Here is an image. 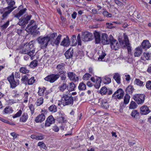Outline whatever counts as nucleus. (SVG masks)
<instances>
[{"label": "nucleus", "mask_w": 151, "mask_h": 151, "mask_svg": "<svg viewBox=\"0 0 151 151\" xmlns=\"http://www.w3.org/2000/svg\"><path fill=\"white\" fill-rule=\"evenodd\" d=\"M61 103L63 106L73 105V99L71 96L66 94H63L61 98Z\"/></svg>", "instance_id": "nucleus-1"}, {"label": "nucleus", "mask_w": 151, "mask_h": 151, "mask_svg": "<svg viewBox=\"0 0 151 151\" xmlns=\"http://www.w3.org/2000/svg\"><path fill=\"white\" fill-rule=\"evenodd\" d=\"M50 39L46 36H41L37 39L38 43L40 44V47L42 49H45L47 46L48 43L50 42Z\"/></svg>", "instance_id": "nucleus-2"}, {"label": "nucleus", "mask_w": 151, "mask_h": 151, "mask_svg": "<svg viewBox=\"0 0 151 151\" xmlns=\"http://www.w3.org/2000/svg\"><path fill=\"white\" fill-rule=\"evenodd\" d=\"M118 40L120 45L124 46H127V49L129 52H131V45L129 43L128 37L125 34H124L123 40H122L119 38Z\"/></svg>", "instance_id": "nucleus-3"}, {"label": "nucleus", "mask_w": 151, "mask_h": 151, "mask_svg": "<svg viewBox=\"0 0 151 151\" xmlns=\"http://www.w3.org/2000/svg\"><path fill=\"white\" fill-rule=\"evenodd\" d=\"M17 8V7H14L12 8L10 6H8L4 9L0 10V13L3 14L2 17L4 19L14 9Z\"/></svg>", "instance_id": "nucleus-4"}, {"label": "nucleus", "mask_w": 151, "mask_h": 151, "mask_svg": "<svg viewBox=\"0 0 151 151\" xmlns=\"http://www.w3.org/2000/svg\"><path fill=\"white\" fill-rule=\"evenodd\" d=\"M145 96L144 94H135L133 96L134 100L138 104H141L144 103Z\"/></svg>", "instance_id": "nucleus-5"}, {"label": "nucleus", "mask_w": 151, "mask_h": 151, "mask_svg": "<svg viewBox=\"0 0 151 151\" xmlns=\"http://www.w3.org/2000/svg\"><path fill=\"white\" fill-rule=\"evenodd\" d=\"M81 38L83 41H88L92 40L93 36L91 33L87 31L85 32H82Z\"/></svg>", "instance_id": "nucleus-6"}, {"label": "nucleus", "mask_w": 151, "mask_h": 151, "mask_svg": "<svg viewBox=\"0 0 151 151\" xmlns=\"http://www.w3.org/2000/svg\"><path fill=\"white\" fill-rule=\"evenodd\" d=\"M34 47V45L33 44L30 43V42L28 44H26L24 45L23 48H22L20 51V53L22 54H28L29 51L31 50Z\"/></svg>", "instance_id": "nucleus-7"}, {"label": "nucleus", "mask_w": 151, "mask_h": 151, "mask_svg": "<svg viewBox=\"0 0 151 151\" xmlns=\"http://www.w3.org/2000/svg\"><path fill=\"white\" fill-rule=\"evenodd\" d=\"M110 40L111 44V49H114L115 50H117L119 47V45L118 42L116 40L114 39L113 36L111 35H109Z\"/></svg>", "instance_id": "nucleus-8"}, {"label": "nucleus", "mask_w": 151, "mask_h": 151, "mask_svg": "<svg viewBox=\"0 0 151 151\" xmlns=\"http://www.w3.org/2000/svg\"><path fill=\"white\" fill-rule=\"evenodd\" d=\"M37 25L36 24V22L33 20H32L29 22L26 29V30L29 32H32L34 30L37 28Z\"/></svg>", "instance_id": "nucleus-9"}, {"label": "nucleus", "mask_w": 151, "mask_h": 151, "mask_svg": "<svg viewBox=\"0 0 151 151\" xmlns=\"http://www.w3.org/2000/svg\"><path fill=\"white\" fill-rule=\"evenodd\" d=\"M60 77L59 74H52L48 75L45 78V81L52 83L55 82Z\"/></svg>", "instance_id": "nucleus-10"}, {"label": "nucleus", "mask_w": 151, "mask_h": 151, "mask_svg": "<svg viewBox=\"0 0 151 151\" xmlns=\"http://www.w3.org/2000/svg\"><path fill=\"white\" fill-rule=\"evenodd\" d=\"M124 94V91L122 88H119L113 94L112 96L116 99H121L123 98Z\"/></svg>", "instance_id": "nucleus-11"}, {"label": "nucleus", "mask_w": 151, "mask_h": 151, "mask_svg": "<svg viewBox=\"0 0 151 151\" xmlns=\"http://www.w3.org/2000/svg\"><path fill=\"white\" fill-rule=\"evenodd\" d=\"M102 43L104 45L108 44L110 43V37L109 38H108V36L105 33H103L102 34L101 37V39Z\"/></svg>", "instance_id": "nucleus-12"}, {"label": "nucleus", "mask_w": 151, "mask_h": 151, "mask_svg": "<svg viewBox=\"0 0 151 151\" xmlns=\"http://www.w3.org/2000/svg\"><path fill=\"white\" fill-rule=\"evenodd\" d=\"M65 64L64 63H60L58 64L56 67V69L58 72V73L62 74L65 73L64 71L65 68Z\"/></svg>", "instance_id": "nucleus-13"}, {"label": "nucleus", "mask_w": 151, "mask_h": 151, "mask_svg": "<svg viewBox=\"0 0 151 151\" xmlns=\"http://www.w3.org/2000/svg\"><path fill=\"white\" fill-rule=\"evenodd\" d=\"M70 43L69 38L68 36H66L65 38H64L60 43V45L64 47L68 46Z\"/></svg>", "instance_id": "nucleus-14"}, {"label": "nucleus", "mask_w": 151, "mask_h": 151, "mask_svg": "<svg viewBox=\"0 0 151 151\" xmlns=\"http://www.w3.org/2000/svg\"><path fill=\"white\" fill-rule=\"evenodd\" d=\"M68 76L70 80H71L74 82L78 81V77L73 72H68Z\"/></svg>", "instance_id": "nucleus-15"}, {"label": "nucleus", "mask_w": 151, "mask_h": 151, "mask_svg": "<svg viewBox=\"0 0 151 151\" xmlns=\"http://www.w3.org/2000/svg\"><path fill=\"white\" fill-rule=\"evenodd\" d=\"M55 122L54 119L52 115H50L47 118L45 122V126L49 127L51 124L54 123Z\"/></svg>", "instance_id": "nucleus-16"}, {"label": "nucleus", "mask_w": 151, "mask_h": 151, "mask_svg": "<svg viewBox=\"0 0 151 151\" xmlns=\"http://www.w3.org/2000/svg\"><path fill=\"white\" fill-rule=\"evenodd\" d=\"M140 113L144 115H147L151 111L147 106L145 105L140 108Z\"/></svg>", "instance_id": "nucleus-17"}, {"label": "nucleus", "mask_w": 151, "mask_h": 151, "mask_svg": "<svg viewBox=\"0 0 151 151\" xmlns=\"http://www.w3.org/2000/svg\"><path fill=\"white\" fill-rule=\"evenodd\" d=\"M23 8V6L22 5L20 6L19 7L18 9L20 10V11L18 13H17L15 15L14 17H15L19 18L24 13L27 9L25 8L22 9Z\"/></svg>", "instance_id": "nucleus-18"}, {"label": "nucleus", "mask_w": 151, "mask_h": 151, "mask_svg": "<svg viewBox=\"0 0 151 151\" xmlns=\"http://www.w3.org/2000/svg\"><path fill=\"white\" fill-rule=\"evenodd\" d=\"M70 123L68 122H66L62 124L60 129L62 130L69 131L71 129H70Z\"/></svg>", "instance_id": "nucleus-19"}, {"label": "nucleus", "mask_w": 151, "mask_h": 151, "mask_svg": "<svg viewBox=\"0 0 151 151\" xmlns=\"http://www.w3.org/2000/svg\"><path fill=\"white\" fill-rule=\"evenodd\" d=\"M45 119V116L44 114L42 113L39 115L36 118L35 121L36 122H41L43 121Z\"/></svg>", "instance_id": "nucleus-20"}, {"label": "nucleus", "mask_w": 151, "mask_h": 151, "mask_svg": "<svg viewBox=\"0 0 151 151\" xmlns=\"http://www.w3.org/2000/svg\"><path fill=\"white\" fill-rule=\"evenodd\" d=\"M142 48L145 50L151 47V44L148 40H145L143 41L142 43Z\"/></svg>", "instance_id": "nucleus-21"}, {"label": "nucleus", "mask_w": 151, "mask_h": 151, "mask_svg": "<svg viewBox=\"0 0 151 151\" xmlns=\"http://www.w3.org/2000/svg\"><path fill=\"white\" fill-rule=\"evenodd\" d=\"M28 115L27 113L24 112L19 119V122H21L24 123L26 122L28 119Z\"/></svg>", "instance_id": "nucleus-22"}, {"label": "nucleus", "mask_w": 151, "mask_h": 151, "mask_svg": "<svg viewBox=\"0 0 151 151\" xmlns=\"http://www.w3.org/2000/svg\"><path fill=\"white\" fill-rule=\"evenodd\" d=\"M94 35L95 38V42L96 44L99 43L101 41V38L100 33L96 31H95Z\"/></svg>", "instance_id": "nucleus-23"}, {"label": "nucleus", "mask_w": 151, "mask_h": 151, "mask_svg": "<svg viewBox=\"0 0 151 151\" xmlns=\"http://www.w3.org/2000/svg\"><path fill=\"white\" fill-rule=\"evenodd\" d=\"M142 52V49L140 47H138L135 49V52L134 53V55L135 57L140 56Z\"/></svg>", "instance_id": "nucleus-24"}, {"label": "nucleus", "mask_w": 151, "mask_h": 151, "mask_svg": "<svg viewBox=\"0 0 151 151\" xmlns=\"http://www.w3.org/2000/svg\"><path fill=\"white\" fill-rule=\"evenodd\" d=\"M61 36L60 35H58L55 40L51 41V45L53 46L55 45H58L60 43Z\"/></svg>", "instance_id": "nucleus-25"}, {"label": "nucleus", "mask_w": 151, "mask_h": 151, "mask_svg": "<svg viewBox=\"0 0 151 151\" xmlns=\"http://www.w3.org/2000/svg\"><path fill=\"white\" fill-rule=\"evenodd\" d=\"M73 53V49H69L65 52V55L67 59H69L72 57Z\"/></svg>", "instance_id": "nucleus-26"}, {"label": "nucleus", "mask_w": 151, "mask_h": 151, "mask_svg": "<svg viewBox=\"0 0 151 151\" xmlns=\"http://www.w3.org/2000/svg\"><path fill=\"white\" fill-rule=\"evenodd\" d=\"M113 78L118 84L121 83V78L119 74L117 73H115L114 74Z\"/></svg>", "instance_id": "nucleus-27"}, {"label": "nucleus", "mask_w": 151, "mask_h": 151, "mask_svg": "<svg viewBox=\"0 0 151 151\" xmlns=\"http://www.w3.org/2000/svg\"><path fill=\"white\" fill-rule=\"evenodd\" d=\"M19 84V81L18 79L14 80L10 84L11 87L12 88H14Z\"/></svg>", "instance_id": "nucleus-28"}, {"label": "nucleus", "mask_w": 151, "mask_h": 151, "mask_svg": "<svg viewBox=\"0 0 151 151\" xmlns=\"http://www.w3.org/2000/svg\"><path fill=\"white\" fill-rule=\"evenodd\" d=\"M68 87V85L66 83H63L58 87V89L60 91L63 92Z\"/></svg>", "instance_id": "nucleus-29"}, {"label": "nucleus", "mask_w": 151, "mask_h": 151, "mask_svg": "<svg viewBox=\"0 0 151 151\" xmlns=\"http://www.w3.org/2000/svg\"><path fill=\"white\" fill-rule=\"evenodd\" d=\"M101 105L102 107H103L105 109H107L109 107L107 101L106 99H105L101 100Z\"/></svg>", "instance_id": "nucleus-30"}, {"label": "nucleus", "mask_w": 151, "mask_h": 151, "mask_svg": "<svg viewBox=\"0 0 151 151\" xmlns=\"http://www.w3.org/2000/svg\"><path fill=\"white\" fill-rule=\"evenodd\" d=\"M101 80L100 78H96V81L95 83H94L95 87L96 88H99L101 86Z\"/></svg>", "instance_id": "nucleus-31"}, {"label": "nucleus", "mask_w": 151, "mask_h": 151, "mask_svg": "<svg viewBox=\"0 0 151 151\" xmlns=\"http://www.w3.org/2000/svg\"><path fill=\"white\" fill-rule=\"evenodd\" d=\"M35 51V50H30L29 51L27 54L30 57L31 60H33L34 58V56L36 55Z\"/></svg>", "instance_id": "nucleus-32"}, {"label": "nucleus", "mask_w": 151, "mask_h": 151, "mask_svg": "<svg viewBox=\"0 0 151 151\" xmlns=\"http://www.w3.org/2000/svg\"><path fill=\"white\" fill-rule=\"evenodd\" d=\"M81 36L80 34H78L77 37L76 41L73 45L74 46H76L77 45V42L78 45H81Z\"/></svg>", "instance_id": "nucleus-33"}, {"label": "nucleus", "mask_w": 151, "mask_h": 151, "mask_svg": "<svg viewBox=\"0 0 151 151\" xmlns=\"http://www.w3.org/2000/svg\"><path fill=\"white\" fill-rule=\"evenodd\" d=\"M13 110L11 107H6L3 111L4 114H10L12 112Z\"/></svg>", "instance_id": "nucleus-34"}, {"label": "nucleus", "mask_w": 151, "mask_h": 151, "mask_svg": "<svg viewBox=\"0 0 151 151\" xmlns=\"http://www.w3.org/2000/svg\"><path fill=\"white\" fill-rule=\"evenodd\" d=\"M45 90L46 88L44 87H43L42 88H39L38 92V95L40 96H43Z\"/></svg>", "instance_id": "nucleus-35"}, {"label": "nucleus", "mask_w": 151, "mask_h": 151, "mask_svg": "<svg viewBox=\"0 0 151 151\" xmlns=\"http://www.w3.org/2000/svg\"><path fill=\"white\" fill-rule=\"evenodd\" d=\"M143 82L138 79H136L134 81V84L140 86H143Z\"/></svg>", "instance_id": "nucleus-36"}, {"label": "nucleus", "mask_w": 151, "mask_h": 151, "mask_svg": "<svg viewBox=\"0 0 151 151\" xmlns=\"http://www.w3.org/2000/svg\"><path fill=\"white\" fill-rule=\"evenodd\" d=\"M43 102V98L42 97H40L37 99L36 103V104L37 106H40L42 105Z\"/></svg>", "instance_id": "nucleus-37"}, {"label": "nucleus", "mask_w": 151, "mask_h": 151, "mask_svg": "<svg viewBox=\"0 0 151 151\" xmlns=\"http://www.w3.org/2000/svg\"><path fill=\"white\" fill-rule=\"evenodd\" d=\"M133 90V88L132 86H129L126 89L127 93L129 94L132 93Z\"/></svg>", "instance_id": "nucleus-38"}, {"label": "nucleus", "mask_w": 151, "mask_h": 151, "mask_svg": "<svg viewBox=\"0 0 151 151\" xmlns=\"http://www.w3.org/2000/svg\"><path fill=\"white\" fill-rule=\"evenodd\" d=\"M50 111L54 113L57 111V107L54 105H52L49 108Z\"/></svg>", "instance_id": "nucleus-39"}, {"label": "nucleus", "mask_w": 151, "mask_h": 151, "mask_svg": "<svg viewBox=\"0 0 151 151\" xmlns=\"http://www.w3.org/2000/svg\"><path fill=\"white\" fill-rule=\"evenodd\" d=\"M107 92V89L106 87L104 86L102 87L101 89L100 93L102 95H105Z\"/></svg>", "instance_id": "nucleus-40"}, {"label": "nucleus", "mask_w": 151, "mask_h": 151, "mask_svg": "<svg viewBox=\"0 0 151 151\" xmlns=\"http://www.w3.org/2000/svg\"><path fill=\"white\" fill-rule=\"evenodd\" d=\"M38 64L37 61L35 60L31 62L29 65V66L31 68H33L36 67Z\"/></svg>", "instance_id": "nucleus-41"}, {"label": "nucleus", "mask_w": 151, "mask_h": 151, "mask_svg": "<svg viewBox=\"0 0 151 151\" xmlns=\"http://www.w3.org/2000/svg\"><path fill=\"white\" fill-rule=\"evenodd\" d=\"M106 55V54L105 52L102 51L101 53L99 55L98 60L99 61H102L103 59Z\"/></svg>", "instance_id": "nucleus-42"}, {"label": "nucleus", "mask_w": 151, "mask_h": 151, "mask_svg": "<svg viewBox=\"0 0 151 151\" xmlns=\"http://www.w3.org/2000/svg\"><path fill=\"white\" fill-rule=\"evenodd\" d=\"M57 36V33H53L50 35H47V37L50 39V41L51 42V41H53V40L54 38Z\"/></svg>", "instance_id": "nucleus-43"}, {"label": "nucleus", "mask_w": 151, "mask_h": 151, "mask_svg": "<svg viewBox=\"0 0 151 151\" xmlns=\"http://www.w3.org/2000/svg\"><path fill=\"white\" fill-rule=\"evenodd\" d=\"M78 88L79 90H84L86 89V85L83 83H81L78 86Z\"/></svg>", "instance_id": "nucleus-44"}, {"label": "nucleus", "mask_w": 151, "mask_h": 151, "mask_svg": "<svg viewBox=\"0 0 151 151\" xmlns=\"http://www.w3.org/2000/svg\"><path fill=\"white\" fill-rule=\"evenodd\" d=\"M37 146L43 149H46V146L45 143L43 142H39L37 143Z\"/></svg>", "instance_id": "nucleus-45"}, {"label": "nucleus", "mask_w": 151, "mask_h": 151, "mask_svg": "<svg viewBox=\"0 0 151 151\" xmlns=\"http://www.w3.org/2000/svg\"><path fill=\"white\" fill-rule=\"evenodd\" d=\"M137 105L135 102L134 101H132L129 105V108L130 109H134L137 107Z\"/></svg>", "instance_id": "nucleus-46"}, {"label": "nucleus", "mask_w": 151, "mask_h": 151, "mask_svg": "<svg viewBox=\"0 0 151 151\" xmlns=\"http://www.w3.org/2000/svg\"><path fill=\"white\" fill-rule=\"evenodd\" d=\"M19 71L21 73L24 74L28 73L29 72V70L25 67H21L19 69Z\"/></svg>", "instance_id": "nucleus-47"}, {"label": "nucleus", "mask_w": 151, "mask_h": 151, "mask_svg": "<svg viewBox=\"0 0 151 151\" xmlns=\"http://www.w3.org/2000/svg\"><path fill=\"white\" fill-rule=\"evenodd\" d=\"M7 80L9 82L10 84L11 82L14 80V73H12V74L7 77Z\"/></svg>", "instance_id": "nucleus-48"}, {"label": "nucleus", "mask_w": 151, "mask_h": 151, "mask_svg": "<svg viewBox=\"0 0 151 151\" xmlns=\"http://www.w3.org/2000/svg\"><path fill=\"white\" fill-rule=\"evenodd\" d=\"M104 83L105 84H108L111 82V79L107 76H105L104 78Z\"/></svg>", "instance_id": "nucleus-49"}, {"label": "nucleus", "mask_w": 151, "mask_h": 151, "mask_svg": "<svg viewBox=\"0 0 151 151\" xmlns=\"http://www.w3.org/2000/svg\"><path fill=\"white\" fill-rule=\"evenodd\" d=\"M91 76L89 73H87L84 74L83 76V79L84 80H88L91 77Z\"/></svg>", "instance_id": "nucleus-50"}, {"label": "nucleus", "mask_w": 151, "mask_h": 151, "mask_svg": "<svg viewBox=\"0 0 151 151\" xmlns=\"http://www.w3.org/2000/svg\"><path fill=\"white\" fill-rule=\"evenodd\" d=\"M129 99L130 96L128 95H126L124 99V104H127L129 101Z\"/></svg>", "instance_id": "nucleus-51"}, {"label": "nucleus", "mask_w": 151, "mask_h": 151, "mask_svg": "<svg viewBox=\"0 0 151 151\" xmlns=\"http://www.w3.org/2000/svg\"><path fill=\"white\" fill-rule=\"evenodd\" d=\"M102 14L104 17H111L112 16V14L111 13L106 11H104Z\"/></svg>", "instance_id": "nucleus-52"}, {"label": "nucleus", "mask_w": 151, "mask_h": 151, "mask_svg": "<svg viewBox=\"0 0 151 151\" xmlns=\"http://www.w3.org/2000/svg\"><path fill=\"white\" fill-rule=\"evenodd\" d=\"M6 1L9 5V6L12 7V8H13V5L15 4L14 0H6Z\"/></svg>", "instance_id": "nucleus-53"}, {"label": "nucleus", "mask_w": 151, "mask_h": 151, "mask_svg": "<svg viewBox=\"0 0 151 151\" xmlns=\"http://www.w3.org/2000/svg\"><path fill=\"white\" fill-rule=\"evenodd\" d=\"M35 79L34 77H32L30 78L28 80V85H32L35 82Z\"/></svg>", "instance_id": "nucleus-54"}, {"label": "nucleus", "mask_w": 151, "mask_h": 151, "mask_svg": "<svg viewBox=\"0 0 151 151\" xmlns=\"http://www.w3.org/2000/svg\"><path fill=\"white\" fill-rule=\"evenodd\" d=\"M75 86V84L73 83H69V89L68 90L70 91H72L74 90Z\"/></svg>", "instance_id": "nucleus-55"}, {"label": "nucleus", "mask_w": 151, "mask_h": 151, "mask_svg": "<svg viewBox=\"0 0 151 151\" xmlns=\"http://www.w3.org/2000/svg\"><path fill=\"white\" fill-rule=\"evenodd\" d=\"M22 113L21 110H19L13 116L14 118L19 117L20 116Z\"/></svg>", "instance_id": "nucleus-56"}, {"label": "nucleus", "mask_w": 151, "mask_h": 151, "mask_svg": "<svg viewBox=\"0 0 151 151\" xmlns=\"http://www.w3.org/2000/svg\"><path fill=\"white\" fill-rule=\"evenodd\" d=\"M66 72L65 71V73L62 74L58 73V74H59L60 76L61 80L62 81H65L66 79V76L65 75Z\"/></svg>", "instance_id": "nucleus-57"}, {"label": "nucleus", "mask_w": 151, "mask_h": 151, "mask_svg": "<svg viewBox=\"0 0 151 151\" xmlns=\"http://www.w3.org/2000/svg\"><path fill=\"white\" fill-rule=\"evenodd\" d=\"M143 55L146 60H149L150 59L151 54L149 53L144 52Z\"/></svg>", "instance_id": "nucleus-58"}, {"label": "nucleus", "mask_w": 151, "mask_h": 151, "mask_svg": "<svg viewBox=\"0 0 151 151\" xmlns=\"http://www.w3.org/2000/svg\"><path fill=\"white\" fill-rule=\"evenodd\" d=\"M31 17L32 16L31 15H29L23 18L25 23L26 24L28 23V21L30 19Z\"/></svg>", "instance_id": "nucleus-59"}, {"label": "nucleus", "mask_w": 151, "mask_h": 151, "mask_svg": "<svg viewBox=\"0 0 151 151\" xmlns=\"http://www.w3.org/2000/svg\"><path fill=\"white\" fill-rule=\"evenodd\" d=\"M29 107L31 111V113L32 114L34 112V106L32 104H31L29 105Z\"/></svg>", "instance_id": "nucleus-60"}, {"label": "nucleus", "mask_w": 151, "mask_h": 151, "mask_svg": "<svg viewBox=\"0 0 151 151\" xmlns=\"http://www.w3.org/2000/svg\"><path fill=\"white\" fill-rule=\"evenodd\" d=\"M106 27L109 29H112V28H114V26H113V23L108 22L106 24Z\"/></svg>", "instance_id": "nucleus-61"}, {"label": "nucleus", "mask_w": 151, "mask_h": 151, "mask_svg": "<svg viewBox=\"0 0 151 151\" xmlns=\"http://www.w3.org/2000/svg\"><path fill=\"white\" fill-rule=\"evenodd\" d=\"M45 136L39 133L38 135V140H43L45 138Z\"/></svg>", "instance_id": "nucleus-62"}, {"label": "nucleus", "mask_w": 151, "mask_h": 151, "mask_svg": "<svg viewBox=\"0 0 151 151\" xmlns=\"http://www.w3.org/2000/svg\"><path fill=\"white\" fill-rule=\"evenodd\" d=\"M25 24H26L25 23L23 18H21L20 19L19 22L18 23V24L21 26L24 25Z\"/></svg>", "instance_id": "nucleus-63"}, {"label": "nucleus", "mask_w": 151, "mask_h": 151, "mask_svg": "<svg viewBox=\"0 0 151 151\" xmlns=\"http://www.w3.org/2000/svg\"><path fill=\"white\" fill-rule=\"evenodd\" d=\"M146 86L148 89H151V81H148L146 83Z\"/></svg>", "instance_id": "nucleus-64"}]
</instances>
